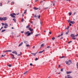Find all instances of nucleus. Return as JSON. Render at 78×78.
I'll list each match as a JSON object with an SVG mask.
<instances>
[{
  "instance_id": "nucleus-1",
  "label": "nucleus",
  "mask_w": 78,
  "mask_h": 78,
  "mask_svg": "<svg viewBox=\"0 0 78 78\" xmlns=\"http://www.w3.org/2000/svg\"><path fill=\"white\" fill-rule=\"evenodd\" d=\"M8 19L7 18V17H3V18L2 17H0V20L1 21H2V20H7Z\"/></svg>"
},
{
  "instance_id": "nucleus-2",
  "label": "nucleus",
  "mask_w": 78,
  "mask_h": 78,
  "mask_svg": "<svg viewBox=\"0 0 78 78\" xmlns=\"http://www.w3.org/2000/svg\"><path fill=\"white\" fill-rule=\"evenodd\" d=\"M71 63H72V61L70 60H69L68 65H69H69H70V64H71Z\"/></svg>"
},
{
  "instance_id": "nucleus-3",
  "label": "nucleus",
  "mask_w": 78,
  "mask_h": 78,
  "mask_svg": "<svg viewBox=\"0 0 78 78\" xmlns=\"http://www.w3.org/2000/svg\"><path fill=\"white\" fill-rule=\"evenodd\" d=\"M33 33L32 32H29V33L27 35V36H30L31 34H33Z\"/></svg>"
},
{
  "instance_id": "nucleus-4",
  "label": "nucleus",
  "mask_w": 78,
  "mask_h": 78,
  "mask_svg": "<svg viewBox=\"0 0 78 78\" xmlns=\"http://www.w3.org/2000/svg\"><path fill=\"white\" fill-rule=\"evenodd\" d=\"M12 53H14V54H16V55H17V53L16 51H12Z\"/></svg>"
},
{
  "instance_id": "nucleus-5",
  "label": "nucleus",
  "mask_w": 78,
  "mask_h": 78,
  "mask_svg": "<svg viewBox=\"0 0 78 78\" xmlns=\"http://www.w3.org/2000/svg\"><path fill=\"white\" fill-rule=\"evenodd\" d=\"M29 33H30V31H27L26 32H25L24 33V34H25L26 35H27V34H29Z\"/></svg>"
},
{
  "instance_id": "nucleus-6",
  "label": "nucleus",
  "mask_w": 78,
  "mask_h": 78,
  "mask_svg": "<svg viewBox=\"0 0 78 78\" xmlns=\"http://www.w3.org/2000/svg\"><path fill=\"white\" fill-rule=\"evenodd\" d=\"M10 16H11L12 17H13V18H16V16H14V15L12 14H11L10 15Z\"/></svg>"
},
{
  "instance_id": "nucleus-7",
  "label": "nucleus",
  "mask_w": 78,
  "mask_h": 78,
  "mask_svg": "<svg viewBox=\"0 0 78 78\" xmlns=\"http://www.w3.org/2000/svg\"><path fill=\"white\" fill-rule=\"evenodd\" d=\"M7 51H9V52H11V51H12L11 50L6 51H4V53H5V52H7Z\"/></svg>"
},
{
  "instance_id": "nucleus-8",
  "label": "nucleus",
  "mask_w": 78,
  "mask_h": 78,
  "mask_svg": "<svg viewBox=\"0 0 78 78\" xmlns=\"http://www.w3.org/2000/svg\"><path fill=\"white\" fill-rule=\"evenodd\" d=\"M63 32H62V34L60 35H59V36H57V37H60V36H62L63 35V33H62Z\"/></svg>"
},
{
  "instance_id": "nucleus-9",
  "label": "nucleus",
  "mask_w": 78,
  "mask_h": 78,
  "mask_svg": "<svg viewBox=\"0 0 78 78\" xmlns=\"http://www.w3.org/2000/svg\"><path fill=\"white\" fill-rule=\"evenodd\" d=\"M72 73V72H70V71L66 72L67 74H70V73Z\"/></svg>"
},
{
  "instance_id": "nucleus-10",
  "label": "nucleus",
  "mask_w": 78,
  "mask_h": 78,
  "mask_svg": "<svg viewBox=\"0 0 78 78\" xmlns=\"http://www.w3.org/2000/svg\"><path fill=\"white\" fill-rule=\"evenodd\" d=\"M34 10H37V9H39V8H36V7H34Z\"/></svg>"
},
{
  "instance_id": "nucleus-11",
  "label": "nucleus",
  "mask_w": 78,
  "mask_h": 78,
  "mask_svg": "<svg viewBox=\"0 0 78 78\" xmlns=\"http://www.w3.org/2000/svg\"><path fill=\"white\" fill-rule=\"evenodd\" d=\"M22 44H23V42H21V43H20L19 45V47H20V46H21V45H22Z\"/></svg>"
},
{
  "instance_id": "nucleus-12",
  "label": "nucleus",
  "mask_w": 78,
  "mask_h": 78,
  "mask_svg": "<svg viewBox=\"0 0 78 78\" xmlns=\"http://www.w3.org/2000/svg\"><path fill=\"white\" fill-rule=\"evenodd\" d=\"M4 25L6 27H8V25L6 23H5L4 24Z\"/></svg>"
},
{
  "instance_id": "nucleus-13",
  "label": "nucleus",
  "mask_w": 78,
  "mask_h": 78,
  "mask_svg": "<svg viewBox=\"0 0 78 78\" xmlns=\"http://www.w3.org/2000/svg\"><path fill=\"white\" fill-rule=\"evenodd\" d=\"M30 25H28L26 27V28H30Z\"/></svg>"
},
{
  "instance_id": "nucleus-14",
  "label": "nucleus",
  "mask_w": 78,
  "mask_h": 78,
  "mask_svg": "<svg viewBox=\"0 0 78 78\" xmlns=\"http://www.w3.org/2000/svg\"><path fill=\"white\" fill-rule=\"evenodd\" d=\"M13 20L14 21V22H16V20L15 19L13 18Z\"/></svg>"
},
{
  "instance_id": "nucleus-15",
  "label": "nucleus",
  "mask_w": 78,
  "mask_h": 78,
  "mask_svg": "<svg viewBox=\"0 0 78 78\" xmlns=\"http://www.w3.org/2000/svg\"><path fill=\"white\" fill-rule=\"evenodd\" d=\"M27 10L26 9L24 11V14H26Z\"/></svg>"
},
{
  "instance_id": "nucleus-16",
  "label": "nucleus",
  "mask_w": 78,
  "mask_h": 78,
  "mask_svg": "<svg viewBox=\"0 0 78 78\" xmlns=\"http://www.w3.org/2000/svg\"><path fill=\"white\" fill-rule=\"evenodd\" d=\"M24 43L26 44H28V42L26 41H24Z\"/></svg>"
},
{
  "instance_id": "nucleus-17",
  "label": "nucleus",
  "mask_w": 78,
  "mask_h": 78,
  "mask_svg": "<svg viewBox=\"0 0 78 78\" xmlns=\"http://www.w3.org/2000/svg\"><path fill=\"white\" fill-rule=\"evenodd\" d=\"M70 23H72V24H73L75 23V22L72 21H71Z\"/></svg>"
},
{
  "instance_id": "nucleus-18",
  "label": "nucleus",
  "mask_w": 78,
  "mask_h": 78,
  "mask_svg": "<svg viewBox=\"0 0 78 78\" xmlns=\"http://www.w3.org/2000/svg\"><path fill=\"white\" fill-rule=\"evenodd\" d=\"M65 62L66 64H67V65H68V64L69 63V61H66Z\"/></svg>"
},
{
  "instance_id": "nucleus-19",
  "label": "nucleus",
  "mask_w": 78,
  "mask_h": 78,
  "mask_svg": "<svg viewBox=\"0 0 78 78\" xmlns=\"http://www.w3.org/2000/svg\"><path fill=\"white\" fill-rule=\"evenodd\" d=\"M11 5H14V2H12L11 3Z\"/></svg>"
},
{
  "instance_id": "nucleus-20",
  "label": "nucleus",
  "mask_w": 78,
  "mask_h": 78,
  "mask_svg": "<svg viewBox=\"0 0 78 78\" xmlns=\"http://www.w3.org/2000/svg\"><path fill=\"white\" fill-rule=\"evenodd\" d=\"M31 54H32V55H33V56H35V54L32 53H31Z\"/></svg>"
},
{
  "instance_id": "nucleus-21",
  "label": "nucleus",
  "mask_w": 78,
  "mask_h": 78,
  "mask_svg": "<svg viewBox=\"0 0 78 78\" xmlns=\"http://www.w3.org/2000/svg\"><path fill=\"white\" fill-rule=\"evenodd\" d=\"M6 31V30H2L1 32H2V33H3V32H4V31Z\"/></svg>"
},
{
  "instance_id": "nucleus-22",
  "label": "nucleus",
  "mask_w": 78,
  "mask_h": 78,
  "mask_svg": "<svg viewBox=\"0 0 78 78\" xmlns=\"http://www.w3.org/2000/svg\"><path fill=\"white\" fill-rule=\"evenodd\" d=\"M23 20H24V19L23 18H22L21 20V22H23Z\"/></svg>"
},
{
  "instance_id": "nucleus-23",
  "label": "nucleus",
  "mask_w": 78,
  "mask_h": 78,
  "mask_svg": "<svg viewBox=\"0 0 78 78\" xmlns=\"http://www.w3.org/2000/svg\"><path fill=\"white\" fill-rule=\"evenodd\" d=\"M69 16H71L72 15V13L71 12H69Z\"/></svg>"
},
{
  "instance_id": "nucleus-24",
  "label": "nucleus",
  "mask_w": 78,
  "mask_h": 78,
  "mask_svg": "<svg viewBox=\"0 0 78 78\" xmlns=\"http://www.w3.org/2000/svg\"><path fill=\"white\" fill-rule=\"evenodd\" d=\"M52 40H55V37H53L52 38Z\"/></svg>"
},
{
  "instance_id": "nucleus-25",
  "label": "nucleus",
  "mask_w": 78,
  "mask_h": 78,
  "mask_svg": "<svg viewBox=\"0 0 78 78\" xmlns=\"http://www.w3.org/2000/svg\"><path fill=\"white\" fill-rule=\"evenodd\" d=\"M28 72L26 71V72L24 73V75H25V74H27V73Z\"/></svg>"
},
{
  "instance_id": "nucleus-26",
  "label": "nucleus",
  "mask_w": 78,
  "mask_h": 78,
  "mask_svg": "<svg viewBox=\"0 0 78 78\" xmlns=\"http://www.w3.org/2000/svg\"><path fill=\"white\" fill-rule=\"evenodd\" d=\"M12 59H15V57H14V55H13V56H12Z\"/></svg>"
},
{
  "instance_id": "nucleus-27",
  "label": "nucleus",
  "mask_w": 78,
  "mask_h": 78,
  "mask_svg": "<svg viewBox=\"0 0 78 78\" xmlns=\"http://www.w3.org/2000/svg\"><path fill=\"white\" fill-rule=\"evenodd\" d=\"M68 22L69 23H70V22H71V21H70V20H68Z\"/></svg>"
},
{
  "instance_id": "nucleus-28",
  "label": "nucleus",
  "mask_w": 78,
  "mask_h": 78,
  "mask_svg": "<svg viewBox=\"0 0 78 78\" xmlns=\"http://www.w3.org/2000/svg\"><path fill=\"white\" fill-rule=\"evenodd\" d=\"M44 44H42L41 45V47H43L44 45Z\"/></svg>"
},
{
  "instance_id": "nucleus-29",
  "label": "nucleus",
  "mask_w": 78,
  "mask_h": 78,
  "mask_svg": "<svg viewBox=\"0 0 78 78\" xmlns=\"http://www.w3.org/2000/svg\"><path fill=\"white\" fill-rule=\"evenodd\" d=\"M61 69V72H63V69Z\"/></svg>"
},
{
  "instance_id": "nucleus-30",
  "label": "nucleus",
  "mask_w": 78,
  "mask_h": 78,
  "mask_svg": "<svg viewBox=\"0 0 78 78\" xmlns=\"http://www.w3.org/2000/svg\"><path fill=\"white\" fill-rule=\"evenodd\" d=\"M50 47V46H48L47 47V48H49Z\"/></svg>"
},
{
  "instance_id": "nucleus-31",
  "label": "nucleus",
  "mask_w": 78,
  "mask_h": 78,
  "mask_svg": "<svg viewBox=\"0 0 78 78\" xmlns=\"http://www.w3.org/2000/svg\"><path fill=\"white\" fill-rule=\"evenodd\" d=\"M12 14H13V15H14V16H16V14L15 13H12Z\"/></svg>"
},
{
  "instance_id": "nucleus-32",
  "label": "nucleus",
  "mask_w": 78,
  "mask_h": 78,
  "mask_svg": "<svg viewBox=\"0 0 78 78\" xmlns=\"http://www.w3.org/2000/svg\"><path fill=\"white\" fill-rule=\"evenodd\" d=\"M76 66H77V68L78 69V62L77 63Z\"/></svg>"
},
{
  "instance_id": "nucleus-33",
  "label": "nucleus",
  "mask_w": 78,
  "mask_h": 78,
  "mask_svg": "<svg viewBox=\"0 0 78 78\" xmlns=\"http://www.w3.org/2000/svg\"><path fill=\"white\" fill-rule=\"evenodd\" d=\"M26 46L27 47H30V45H29V44H27V45H26Z\"/></svg>"
},
{
  "instance_id": "nucleus-34",
  "label": "nucleus",
  "mask_w": 78,
  "mask_h": 78,
  "mask_svg": "<svg viewBox=\"0 0 78 78\" xmlns=\"http://www.w3.org/2000/svg\"><path fill=\"white\" fill-rule=\"evenodd\" d=\"M43 52V51H40L39 52V53H42Z\"/></svg>"
},
{
  "instance_id": "nucleus-35",
  "label": "nucleus",
  "mask_w": 78,
  "mask_h": 78,
  "mask_svg": "<svg viewBox=\"0 0 78 78\" xmlns=\"http://www.w3.org/2000/svg\"><path fill=\"white\" fill-rule=\"evenodd\" d=\"M75 14H76V12H74L73 14V16H75Z\"/></svg>"
},
{
  "instance_id": "nucleus-36",
  "label": "nucleus",
  "mask_w": 78,
  "mask_h": 78,
  "mask_svg": "<svg viewBox=\"0 0 78 78\" xmlns=\"http://www.w3.org/2000/svg\"><path fill=\"white\" fill-rule=\"evenodd\" d=\"M37 60H38V58H36L35 61H37Z\"/></svg>"
},
{
  "instance_id": "nucleus-37",
  "label": "nucleus",
  "mask_w": 78,
  "mask_h": 78,
  "mask_svg": "<svg viewBox=\"0 0 78 78\" xmlns=\"http://www.w3.org/2000/svg\"><path fill=\"white\" fill-rule=\"evenodd\" d=\"M8 66L10 67H11V64H9V65H8Z\"/></svg>"
},
{
  "instance_id": "nucleus-38",
  "label": "nucleus",
  "mask_w": 78,
  "mask_h": 78,
  "mask_svg": "<svg viewBox=\"0 0 78 78\" xmlns=\"http://www.w3.org/2000/svg\"><path fill=\"white\" fill-rule=\"evenodd\" d=\"M2 26H3V25H5V24H4V23H2Z\"/></svg>"
},
{
  "instance_id": "nucleus-39",
  "label": "nucleus",
  "mask_w": 78,
  "mask_h": 78,
  "mask_svg": "<svg viewBox=\"0 0 78 78\" xmlns=\"http://www.w3.org/2000/svg\"><path fill=\"white\" fill-rule=\"evenodd\" d=\"M72 39H73L74 40H75L76 39V38H73Z\"/></svg>"
},
{
  "instance_id": "nucleus-40",
  "label": "nucleus",
  "mask_w": 78,
  "mask_h": 78,
  "mask_svg": "<svg viewBox=\"0 0 78 78\" xmlns=\"http://www.w3.org/2000/svg\"><path fill=\"white\" fill-rule=\"evenodd\" d=\"M30 66H33V64L32 63H30Z\"/></svg>"
},
{
  "instance_id": "nucleus-41",
  "label": "nucleus",
  "mask_w": 78,
  "mask_h": 78,
  "mask_svg": "<svg viewBox=\"0 0 78 78\" xmlns=\"http://www.w3.org/2000/svg\"><path fill=\"white\" fill-rule=\"evenodd\" d=\"M31 27H29V30H30H30H31Z\"/></svg>"
},
{
  "instance_id": "nucleus-42",
  "label": "nucleus",
  "mask_w": 78,
  "mask_h": 78,
  "mask_svg": "<svg viewBox=\"0 0 78 78\" xmlns=\"http://www.w3.org/2000/svg\"><path fill=\"white\" fill-rule=\"evenodd\" d=\"M30 31H33V29H32Z\"/></svg>"
},
{
  "instance_id": "nucleus-43",
  "label": "nucleus",
  "mask_w": 78,
  "mask_h": 78,
  "mask_svg": "<svg viewBox=\"0 0 78 78\" xmlns=\"http://www.w3.org/2000/svg\"><path fill=\"white\" fill-rule=\"evenodd\" d=\"M34 17H36V15L35 14L34 16Z\"/></svg>"
},
{
  "instance_id": "nucleus-44",
  "label": "nucleus",
  "mask_w": 78,
  "mask_h": 78,
  "mask_svg": "<svg viewBox=\"0 0 78 78\" xmlns=\"http://www.w3.org/2000/svg\"><path fill=\"white\" fill-rule=\"evenodd\" d=\"M10 55H11V56H13V55L12 54H10Z\"/></svg>"
},
{
  "instance_id": "nucleus-45",
  "label": "nucleus",
  "mask_w": 78,
  "mask_h": 78,
  "mask_svg": "<svg viewBox=\"0 0 78 78\" xmlns=\"http://www.w3.org/2000/svg\"><path fill=\"white\" fill-rule=\"evenodd\" d=\"M49 34H51V32H49Z\"/></svg>"
},
{
  "instance_id": "nucleus-46",
  "label": "nucleus",
  "mask_w": 78,
  "mask_h": 78,
  "mask_svg": "<svg viewBox=\"0 0 78 78\" xmlns=\"http://www.w3.org/2000/svg\"><path fill=\"white\" fill-rule=\"evenodd\" d=\"M69 26H72V24H71V23H69Z\"/></svg>"
},
{
  "instance_id": "nucleus-47",
  "label": "nucleus",
  "mask_w": 78,
  "mask_h": 78,
  "mask_svg": "<svg viewBox=\"0 0 78 78\" xmlns=\"http://www.w3.org/2000/svg\"><path fill=\"white\" fill-rule=\"evenodd\" d=\"M68 33H69V32L66 33V35H67V34H68Z\"/></svg>"
},
{
  "instance_id": "nucleus-48",
  "label": "nucleus",
  "mask_w": 78,
  "mask_h": 78,
  "mask_svg": "<svg viewBox=\"0 0 78 78\" xmlns=\"http://www.w3.org/2000/svg\"><path fill=\"white\" fill-rule=\"evenodd\" d=\"M61 67V65H59L58 66V68H59V67Z\"/></svg>"
},
{
  "instance_id": "nucleus-49",
  "label": "nucleus",
  "mask_w": 78,
  "mask_h": 78,
  "mask_svg": "<svg viewBox=\"0 0 78 78\" xmlns=\"http://www.w3.org/2000/svg\"><path fill=\"white\" fill-rule=\"evenodd\" d=\"M39 34H37L35 35L36 36H39Z\"/></svg>"
},
{
  "instance_id": "nucleus-50",
  "label": "nucleus",
  "mask_w": 78,
  "mask_h": 78,
  "mask_svg": "<svg viewBox=\"0 0 78 78\" xmlns=\"http://www.w3.org/2000/svg\"><path fill=\"white\" fill-rule=\"evenodd\" d=\"M70 42H72V41H70L68 42V44H70Z\"/></svg>"
},
{
  "instance_id": "nucleus-51",
  "label": "nucleus",
  "mask_w": 78,
  "mask_h": 78,
  "mask_svg": "<svg viewBox=\"0 0 78 78\" xmlns=\"http://www.w3.org/2000/svg\"><path fill=\"white\" fill-rule=\"evenodd\" d=\"M40 17H41V16L39 15V16H38V18H39V19H40Z\"/></svg>"
},
{
  "instance_id": "nucleus-52",
  "label": "nucleus",
  "mask_w": 78,
  "mask_h": 78,
  "mask_svg": "<svg viewBox=\"0 0 78 78\" xmlns=\"http://www.w3.org/2000/svg\"><path fill=\"white\" fill-rule=\"evenodd\" d=\"M64 58V56H62L61 57V58Z\"/></svg>"
},
{
  "instance_id": "nucleus-53",
  "label": "nucleus",
  "mask_w": 78,
  "mask_h": 78,
  "mask_svg": "<svg viewBox=\"0 0 78 78\" xmlns=\"http://www.w3.org/2000/svg\"><path fill=\"white\" fill-rule=\"evenodd\" d=\"M69 28V27H68L66 29L67 30H68Z\"/></svg>"
},
{
  "instance_id": "nucleus-54",
  "label": "nucleus",
  "mask_w": 78,
  "mask_h": 78,
  "mask_svg": "<svg viewBox=\"0 0 78 78\" xmlns=\"http://www.w3.org/2000/svg\"><path fill=\"white\" fill-rule=\"evenodd\" d=\"M20 56V54H19L18 55V56Z\"/></svg>"
},
{
  "instance_id": "nucleus-55",
  "label": "nucleus",
  "mask_w": 78,
  "mask_h": 78,
  "mask_svg": "<svg viewBox=\"0 0 78 78\" xmlns=\"http://www.w3.org/2000/svg\"><path fill=\"white\" fill-rule=\"evenodd\" d=\"M23 32H24L23 31H21V33L23 34Z\"/></svg>"
},
{
  "instance_id": "nucleus-56",
  "label": "nucleus",
  "mask_w": 78,
  "mask_h": 78,
  "mask_svg": "<svg viewBox=\"0 0 78 78\" xmlns=\"http://www.w3.org/2000/svg\"><path fill=\"white\" fill-rule=\"evenodd\" d=\"M1 57H4V55H1Z\"/></svg>"
},
{
  "instance_id": "nucleus-57",
  "label": "nucleus",
  "mask_w": 78,
  "mask_h": 78,
  "mask_svg": "<svg viewBox=\"0 0 78 78\" xmlns=\"http://www.w3.org/2000/svg\"><path fill=\"white\" fill-rule=\"evenodd\" d=\"M0 6H2V3H0Z\"/></svg>"
},
{
  "instance_id": "nucleus-58",
  "label": "nucleus",
  "mask_w": 78,
  "mask_h": 78,
  "mask_svg": "<svg viewBox=\"0 0 78 78\" xmlns=\"http://www.w3.org/2000/svg\"><path fill=\"white\" fill-rule=\"evenodd\" d=\"M4 28H7V27H6V26H5L4 27Z\"/></svg>"
},
{
  "instance_id": "nucleus-59",
  "label": "nucleus",
  "mask_w": 78,
  "mask_h": 78,
  "mask_svg": "<svg viewBox=\"0 0 78 78\" xmlns=\"http://www.w3.org/2000/svg\"><path fill=\"white\" fill-rule=\"evenodd\" d=\"M63 39V37H62L61 38H60V39Z\"/></svg>"
},
{
  "instance_id": "nucleus-60",
  "label": "nucleus",
  "mask_w": 78,
  "mask_h": 78,
  "mask_svg": "<svg viewBox=\"0 0 78 78\" xmlns=\"http://www.w3.org/2000/svg\"><path fill=\"white\" fill-rule=\"evenodd\" d=\"M43 51V52H44V51H45V50H43V51Z\"/></svg>"
},
{
  "instance_id": "nucleus-61",
  "label": "nucleus",
  "mask_w": 78,
  "mask_h": 78,
  "mask_svg": "<svg viewBox=\"0 0 78 78\" xmlns=\"http://www.w3.org/2000/svg\"><path fill=\"white\" fill-rule=\"evenodd\" d=\"M3 28V27H2L1 28V29L2 30V28Z\"/></svg>"
},
{
  "instance_id": "nucleus-62",
  "label": "nucleus",
  "mask_w": 78,
  "mask_h": 78,
  "mask_svg": "<svg viewBox=\"0 0 78 78\" xmlns=\"http://www.w3.org/2000/svg\"><path fill=\"white\" fill-rule=\"evenodd\" d=\"M42 2H43V1H41V3H42Z\"/></svg>"
},
{
  "instance_id": "nucleus-63",
  "label": "nucleus",
  "mask_w": 78,
  "mask_h": 78,
  "mask_svg": "<svg viewBox=\"0 0 78 78\" xmlns=\"http://www.w3.org/2000/svg\"><path fill=\"white\" fill-rule=\"evenodd\" d=\"M19 13H18V14H16V15H19Z\"/></svg>"
},
{
  "instance_id": "nucleus-64",
  "label": "nucleus",
  "mask_w": 78,
  "mask_h": 78,
  "mask_svg": "<svg viewBox=\"0 0 78 78\" xmlns=\"http://www.w3.org/2000/svg\"><path fill=\"white\" fill-rule=\"evenodd\" d=\"M77 57H78V54H77Z\"/></svg>"
}]
</instances>
